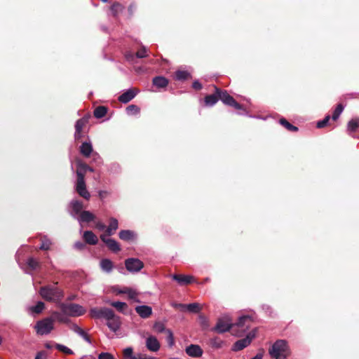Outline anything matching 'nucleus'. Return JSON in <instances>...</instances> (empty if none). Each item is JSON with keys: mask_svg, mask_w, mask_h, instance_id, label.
I'll return each instance as SVG.
<instances>
[{"mask_svg": "<svg viewBox=\"0 0 359 359\" xmlns=\"http://www.w3.org/2000/svg\"><path fill=\"white\" fill-rule=\"evenodd\" d=\"M80 153L85 157H89L93 151V147L90 142H83L79 149Z\"/></svg>", "mask_w": 359, "mask_h": 359, "instance_id": "bb28decb", "label": "nucleus"}, {"mask_svg": "<svg viewBox=\"0 0 359 359\" xmlns=\"http://www.w3.org/2000/svg\"><path fill=\"white\" fill-rule=\"evenodd\" d=\"M111 306L116 308V310L119 312L123 313L124 311L128 308V305L125 302H111Z\"/></svg>", "mask_w": 359, "mask_h": 359, "instance_id": "58836bf2", "label": "nucleus"}, {"mask_svg": "<svg viewBox=\"0 0 359 359\" xmlns=\"http://www.w3.org/2000/svg\"><path fill=\"white\" fill-rule=\"evenodd\" d=\"M154 330L158 333L166 332L168 329H165V325L161 322H156L154 325Z\"/></svg>", "mask_w": 359, "mask_h": 359, "instance_id": "49530a36", "label": "nucleus"}, {"mask_svg": "<svg viewBox=\"0 0 359 359\" xmlns=\"http://www.w3.org/2000/svg\"><path fill=\"white\" fill-rule=\"evenodd\" d=\"M39 294L46 301L58 302L64 297L62 290L54 285H46L41 287Z\"/></svg>", "mask_w": 359, "mask_h": 359, "instance_id": "f03ea898", "label": "nucleus"}, {"mask_svg": "<svg viewBox=\"0 0 359 359\" xmlns=\"http://www.w3.org/2000/svg\"><path fill=\"white\" fill-rule=\"evenodd\" d=\"M95 219V215L88 210H83L79 215V220L81 222H90L94 221Z\"/></svg>", "mask_w": 359, "mask_h": 359, "instance_id": "393cba45", "label": "nucleus"}, {"mask_svg": "<svg viewBox=\"0 0 359 359\" xmlns=\"http://www.w3.org/2000/svg\"><path fill=\"white\" fill-rule=\"evenodd\" d=\"M74 247L77 249V250H83L84 248H85V244L81 241H79V242H76L74 244Z\"/></svg>", "mask_w": 359, "mask_h": 359, "instance_id": "bf43d9fd", "label": "nucleus"}, {"mask_svg": "<svg viewBox=\"0 0 359 359\" xmlns=\"http://www.w3.org/2000/svg\"><path fill=\"white\" fill-rule=\"evenodd\" d=\"M172 306H173L176 309L180 310L181 311H187V304L172 303Z\"/></svg>", "mask_w": 359, "mask_h": 359, "instance_id": "864d4df0", "label": "nucleus"}, {"mask_svg": "<svg viewBox=\"0 0 359 359\" xmlns=\"http://www.w3.org/2000/svg\"><path fill=\"white\" fill-rule=\"evenodd\" d=\"M107 194V192L106 191H100L99 192V196L100 198H104Z\"/></svg>", "mask_w": 359, "mask_h": 359, "instance_id": "338daca9", "label": "nucleus"}, {"mask_svg": "<svg viewBox=\"0 0 359 359\" xmlns=\"http://www.w3.org/2000/svg\"><path fill=\"white\" fill-rule=\"evenodd\" d=\"M127 294L129 299H133L137 302H140V300L137 299L138 293L135 290L129 288Z\"/></svg>", "mask_w": 359, "mask_h": 359, "instance_id": "09e8293b", "label": "nucleus"}, {"mask_svg": "<svg viewBox=\"0 0 359 359\" xmlns=\"http://www.w3.org/2000/svg\"><path fill=\"white\" fill-rule=\"evenodd\" d=\"M129 287H125L118 292V294H127Z\"/></svg>", "mask_w": 359, "mask_h": 359, "instance_id": "0e129e2a", "label": "nucleus"}, {"mask_svg": "<svg viewBox=\"0 0 359 359\" xmlns=\"http://www.w3.org/2000/svg\"><path fill=\"white\" fill-rule=\"evenodd\" d=\"M192 88L196 90L202 89V84L198 81H195L192 83Z\"/></svg>", "mask_w": 359, "mask_h": 359, "instance_id": "4d7b16f0", "label": "nucleus"}, {"mask_svg": "<svg viewBox=\"0 0 359 359\" xmlns=\"http://www.w3.org/2000/svg\"><path fill=\"white\" fill-rule=\"evenodd\" d=\"M107 235H101L100 239L106 244L107 248L113 252H118L121 251L120 245L118 243L112 238H107Z\"/></svg>", "mask_w": 359, "mask_h": 359, "instance_id": "ddd939ff", "label": "nucleus"}, {"mask_svg": "<svg viewBox=\"0 0 359 359\" xmlns=\"http://www.w3.org/2000/svg\"><path fill=\"white\" fill-rule=\"evenodd\" d=\"M160 346V343L156 339V337L154 336H149V337L147 338L146 347L147 348L148 350L153 352H156L159 350Z\"/></svg>", "mask_w": 359, "mask_h": 359, "instance_id": "f3484780", "label": "nucleus"}, {"mask_svg": "<svg viewBox=\"0 0 359 359\" xmlns=\"http://www.w3.org/2000/svg\"><path fill=\"white\" fill-rule=\"evenodd\" d=\"M28 267L32 270H36L41 267V264L33 257H29L27 261Z\"/></svg>", "mask_w": 359, "mask_h": 359, "instance_id": "e433bc0d", "label": "nucleus"}, {"mask_svg": "<svg viewBox=\"0 0 359 359\" xmlns=\"http://www.w3.org/2000/svg\"><path fill=\"white\" fill-rule=\"evenodd\" d=\"M69 328L74 332L79 334L80 336L83 335V332H85L83 329H81L79 325H77L75 323H70Z\"/></svg>", "mask_w": 359, "mask_h": 359, "instance_id": "de8ad7c7", "label": "nucleus"}, {"mask_svg": "<svg viewBox=\"0 0 359 359\" xmlns=\"http://www.w3.org/2000/svg\"><path fill=\"white\" fill-rule=\"evenodd\" d=\"M330 119V116L329 115L326 116L323 120L320 121L317 123V128H322L326 126Z\"/></svg>", "mask_w": 359, "mask_h": 359, "instance_id": "3c124183", "label": "nucleus"}, {"mask_svg": "<svg viewBox=\"0 0 359 359\" xmlns=\"http://www.w3.org/2000/svg\"><path fill=\"white\" fill-rule=\"evenodd\" d=\"M76 191L78 194L86 200H89L90 194L86 189V185L85 182L84 173L81 170H76Z\"/></svg>", "mask_w": 359, "mask_h": 359, "instance_id": "39448f33", "label": "nucleus"}, {"mask_svg": "<svg viewBox=\"0 0 359 359\" xmlns=\"http://www.w3.org/2000/svg\"><path fill=\"white\" fill-rule=\"evenodd\" d=\"M55 346L58 351H60L65 354H67V355L74 354V352L72 350H71L70 348H69L68 347H67L62 344H55Z\"/></svg>", "mask_w": 359, "mask_h": 359, "instance_id": "37998d69", "label": "nucleus"}, {"mask_svg": "<svg viewBox=\"0 0 359 359\" xmlns=\"http://www.w3.org/2000/svg\"><path fill=\"white\" fill-rule=\"evenodd\" d=\"M35 359H47V353L46 351H39Z\"/></svg>", "mask_w": 359, "mask_h": 359, "instance_id": "6e6d98bb", "label": "nucleus"}, {"mask_svg": "<svg viewBox=\"0 0 359 359\" xmlns=\"http://www.w3.org/2000/svg\"><path fill=\"white\" fill-rule=\"evenodd\" d=\"M359 128V118H354L348 123L347 130L351 134L355 133Z\"/></svg>", "mask_w": 359, "mask_h": 359, "instance_id": "c85d7f7f", "label": "nucleus"}, {"mask_svg": "<svg viewBox=\"0 0 359 359\" xmlns=\"http://www.w3.org/2000/svg\"><path fill=\"white\" fill-rule=\"evenodd\" d=\"M218 94L219 100L226 105L234 107L236 109L241 110L243 109V106L237 102L235 99L230 95L228 92L225 90L219 88Z\"/></svg>", "mask_w": 359, "mask_h": 359, "instance_id": "0eeeda50", "label": "nucleus"}, {"mask_svg": "<svg viewBox=\"0 0 359 359\" xmlns=\"http://www.w3.org/2000/svg\"><path fill=\"white\" fill-rule=\"evenodd\" d=\"M67 316H67V314H64V313H62V311H54L52 313L51 318L53 319V321L55 320L61 323L69 324L70 320Z\"/></svg>", "mask_w": 359, "mask_h": 359, "instance_id": "5701e85b", "label": "nucleus"}, {"mask_svg": "<svg viewBox=\"0 0 359 359\" xmlns=\"http://www.w3.org/2000/svg\"><path fill=\"white\" fill-rule=\"evenodd\" d=\"M135 56L138 58H144L147 56V49L145 47H142L140 50H138L135 54Z\"/></svg>", "mask_w": 359, "mask_h": 359, "instance_id": "603ef678", "label": "nucleus"}, {"mask_svg": "<svg viewBox=\"0 0 359 359\" xmlns=\"http://www.w3.org/2000/svg\"><path fill=\"white\" fill-rule=\"evenodd\" d=\"M46 348H48V349H50L53 348V346L50 345V344L49 343H46V345H45Z\"/></svg>", "mask_w": 359, "mask_h": 359, "instance_id": "774afa93", "label": "nucleus"}, {"mask_svg": "<svg viewBox=\"0 0 359 359\" xmlns=\"http://www.w3.org/2000/svg\"><path fill=\"white\" fill-rule=\"evenodd\" d=\"M134 57H135L134 55L131 53H128L126 54V58L128 61H132L133 60Z\"/></svg>", "mask_w": 359, "mask_h": 359, "instance_id": "680f3d73", "label": "nucleus"}, {"mask_svg": "<svg viewBox=\"0 0 359 359\" xmlns=\"http://www.w3.org/2000/svg\"><path fill=\"white\" fill-rule=\"evenodd\" d=\"M153 85L158 88H165L168 85V79L164 76H156L152 80Z\"/></svg>", "mask_w": 359, "mask_h": 359, "instance_id": "b1692460", "label": "nucleus"}, {"mask_svg": "<svg viewBox=\"0 0 359 359\" xmlns=\"http://www.w3.org/2000/svg\"><path fill=\"white\" fill-rule=\"evenodd\" d=\"M90 316L94 319H108L113 316V310L106 307H95L90 310Z\"/></svg>", "mask_w": 359, "mask_h": 359, "instance_id": "1a4fd4ad", "label": "nucleus"}, {"mask_svg": "<svg viewBox=\"0 0 359 359\" xmlns=\"http://www.w3.org/2000/svg\"><path fill=\"white\" fill-rule=\"evenodd\" d=\"M81 337H82L84 339V340H86L87 342H88V343L91 342L90 337L88 335V334L86 332H84L83 335H81Z\"/></svg>", "mask_w": 359, "mask_h": 359, "instance_id": "e2e57ef3", "label": "nucleus"}, {"mask_svg": "<svg viewBox=\"0 0 359 359\" xmlns=\"http://www.w3.org/2000/svg\"><path fill=\"white\" fill-rule=\"evenodd\" d=\"M45 308V304L42 302H38L37 304L31 307V311L35 313H40Z\"/></svg>", "mask_w": 359, "mask_h": 359, "instance_id": "79ce46f5", "label": "nucleus"}, {"mask_svg": "<svg viewBox=\"0 0 359 359\" xmlns=\"http://www.w3.org/2000/svg\"><path fill=\"white\" fill-rule=\"evenodd\" d=\"M255 335L256 330H252L247 334L246 337L238 340L233 344V347L231 348L232 351H238L243 350V348H245V347L250 344L252 339L255 337Z\"/></svg>", "mask_w": 359, "mask_h": 359, "instance_id": "9d476101", "label": "nucleus"}, {"mask_svg": "<svg viewBox=\"0 0 359 359\" xmlns=\"http://www.w3.org/2000/svg\"><path fill=\"white\" fill-rule=\"evenodd\" d=\"M108 109L104 106H99L94 110V116L97 118H101L104 117L107 113Z\"/></svg>", "mask_w": 359, "mask_h": 359, "instance_id": "2f4dec72", "label": "nucleus"}, {"mask_svg": "<svg viewBox=\"0 0 359 359\" xmlns=\"http://www.w3.org/2000/svg\"><path fill=\"white\" fill-rule=\"evenodd\" d=\"M215 88V93L211 95H208L205 97L204 102L206 106H213L215 104L217 101L219 100L218 93H219V88L217 86H214Z\"/></svg>", "mask_w": 359, "mask_h": 359, "instance_id": "6ab92c4d", "label": "nucleus"}, {"mask_svg": "<svg viewBox=\"0 0 359 359\" xmlns=\"http://www.w3.org/2000/svg\"><path fill=\"white\" fill-rule=\"evenodd\" d=\"M233 323L228 317L218 318L216 325L212 331L222 334L227 331L232 332Z\"/></svg>", "mask_w": 359, "mask_h": 359, "instance_id": "6e6552de", "label": "nucleus"}, {"mask_svg": "<svg viewBox=\"0 0 359 359\" xmlns=\"http://www.w3.org/2000/svg\"><path fill=\"white\" fill-rule=\"evenodd\" d=\"M60 308L64 314H67V316L72 317L81 316L86 312V310L83 308V306L74 303H62L60 305Z\"/></svg>", "mask_w": 359, "mask_h": 359, "instance_id": "20e7f679", "label": "nucleus"}, {"mask_svg": "<svg viewBox=\"0 0 359 359\" xmlns=\"http://www.w3.org/2000/svg\"><path fill=\"white\" fill-rule=\"evenodd\" d=\"M71 208L75 214H79L82 212V209L83 208V203L78 200H74L70 203Z\"/></svg>", "mask_w": 359, "mask_h": 359, "instance_id": "473e14b6", "label": "nucleus"}, {"mask_svg": "<svg viewBox=\"0 0 359 359\" xmlns=\"http://www.w3.org/2000/svg\"><path fill=\"white\" fill-rule=\"evenodd\" d=\"M136 313L142 318H148L152 314V309L149 306H137L135 309Z\"/></svg>", "mask_w": 359, "mask_h": 359, "instance_id": "a211bd4d", "label": "nucleus"}, {"mask_svg": "<svg viewBox=\"0 0 359 359\" xmlns=\"http://www.w3.org/2000/svg\"><path fill=\"white\" fill-rule=\"evenodd\" d=\"M125 266L130 273H137L144 267V263L137 258H128L125 260Z\"/></svg>", "mask_w": 359, "mask_h": 359, "instance_id": "f8f14e48", "label": "nucleus"}, {"mask_svg": "<svg viewBox=\"0 0 359 359\" xmlns=\"http://www.w3.org/2000/svg\"><path fill=\"white\" fill-rule=\"evenodd\" d=\"M83 238L85 242L89 245H96L98 243L97 236L91 231H86L83 233Z\"/></svg>", "mask_w": 359, "mask_h": 359, "instance_id": "4be33fe9", "label": "nucleus"}, {"mask_svg": "<svg viewBox=\"0 0 359 359\" xmlns=\"http://www.w3.org/2000/svg\"><path fill=\"white\" fill-rule=\"evenodd\" d=\"M126 111L128 114L134 115L138 114L140 111V109L137 105L130 104L126 107Z\"/></svg>", "mask_w": 359, "mask_h": 359, "instance_id": "a18cd8bd", "label": "nucleus"}, {"mask_svg": "<svg viewBox=\"0 0 359 359\" xmlns=\"http://www.w3.org/2000/svg\"><path fill=\"white\" fill-rule=\"evenodd\" d=\"M88 119L89 116H85L77 120L76 122L74 139L76 142L81 141V139L84 137L85 132L83 131V128L88 123Z\"/></svg>", "mask_w": 359, "mask_h": 359, "instance_id": "9b49d317", "label": "nucleus"}, {"mask_svg": "<svg viewBox=\"0 0 359 359\" xmlns=\"http://www.w3.org/2000/svg\"><path fill=\"white\" fill-rule=\"evenodd\" d=\"M186 353L193 358H199L203 355V349L200 346L196 344H191L185 349Z\"/></svg>", "mask_w": 359, "mask_h": 359, "instance_id": "dca6fc26", "label": "nucleus"}, {"mask_svg": "<svg viewBox=\"0 0 359 359\" xmlns=\"http://www.w3.org/2000/svg\"><path fill=\"white\" fill-rule=\"evenodd\" d=\"M95 227L96 229H97L98 230L100 231H103V230H106L107 227L105 226L104 224H103L102 222H96L95 224Z\"/></svg>", "mask_w": 359, "mask_h": 359, "instance_id": "13d9d810", "label": "nucleus"}, {"mask_svg": "<svg viewBox=\"0 0 359 359\" xmlns=\"http://www.w3.org/2000/svg\"><path fill=\"white\" fill-rule=\"evenodd\" d=\"M344 110V106L342 104H337V106L336 107L335 109L333 111V114H332V118L333 121H337L340 114H341V112L343 111Z\"/></svg>", "mask_w": 359, "mask_h": 359, "instance_id": "a19ab883", "label": "nucleus"}, {"mask_svg": "<svg viewBox=\"0 0 359 359\" xmlns=\"http://www.w3.org/2000/svg\"><path fill=\"white\" fill-rule=\"evenodd\" d=\"M269 353L273 359H287L290 352L285 340H277L269 350Z\"/></svg>", "mask_w": 359, "mask_h": 359, "instance_id": "f257e3e1", "label": "nucleus"}, {"mask_svg": "<svg viewBox=\"0 0 359 359\" xmlns=\"http://www.w3.org/2000/svg\"><path fill=\"white\" fill-rule=\"evenodd\" d=\"M279 123L283 126L286 130L290 132H297L298 128L289 123L285 118L279 119Z\"/></svg>", "mask_w": 359, "mask_h": 359, "instance_id": "7c9ffc66", "label": "nucleus"}, {"mask_svg": "<svg viewBox=\"0 0 359 359\" xmlns=\"http://www.w3.org/2000/svg\"><path fill=\"white\" fill-rule=\"evenodd\" d=\"M172 278L180 285H188L194 281V277L192 276H186L182 274H174Z\"/></svg>", "mask_w": 359, "mask_h": 359, "instance_id": "aec40b11", "label": "nucleus"}, {"mask_svg": "<svg viewBox=\"0 0 359 359\" xmlns=\"http://www.w3.org/2000/svg\"><path fill=\"white\" fill-rule=\"evenodd\" d=\"M201 307L198 303H191L187 304V311L190 313H197L200 312Z\"/></svg>", "mask_w": 359, "mask_h": 359, "instance_id": "ea45409f", "label": "nucleus"}, {"mask_svg": "<svg viewBox=\"0 0 359 359\" xmlns=\"http://www.w3.org/2000/svg\"><path fill=\"white\" fill-rule=\"evenodd\" d=\"M252 323V318L249 316L240 317L237 323H233L232 334L241 337L250 329Z\"/></svg>", "mask_w": 359, "mask_h": 359, "instance_id": "7ed1b4c3", "label": "nucleus"}, {"mask_svg": "<svg viewBox=\"0 0 359 359\" xmlns=\"http://www.w3.org/2000/svg\"><path fill=\"white\" fill-rule=\"evenodd\" d=\"M140 353L134 354L132 347H127L123 350V359H140Z\"/></svg>", "mask_w": 359, "mask_h": 359, "instance_id": "a878e982", "label": "nucleus"}, {"mask_svg": "<svg viewBox=\"0 0 359 359\" xmlns=\"http://www.w3.org/2000/svg\"><path fill=\"white\" fill-rule=\"evenodd\" d=\"M167 333V342L169 346H172L175 343L174 337L172 331L170 330H166Z\"/></svg>", "mask_w": 359, "mask_h": 359, "instance_id": "8fccbe9b", "label": "nucleus"}, {"mask_svg": "<svg viewBox=\"0 0 359 359\" xmlns=\"http://www.w3.org/2000/svg\"><path fill=\"white\" fill-rule=\"evenodd\" d=\"M53 328V319L52 318H46L39 320L35 325L36 333L40 335L49 334Z\"/></svg>", "mask_w": 359, "mask_h": 359, "instance_id": "423d86ee", "label": "nucleus"}, {"mask_svg": "<svg viewBox=\"0 0 359 359\" xmlns=\"http://www.w3.org/2000/svg\"><path fill=\"white\" fill-rule=\"evenodd\" d=\"M112 15L114 17H116L120 13H121L124 7L120 3L115 2L114 3L110 8Z\"/></svg>", "mask_w": 359, "mask_h": 359, "instance_id": "f704fd0d", "label": "nucleus"}, {"mask_svg": "<svg viewBox=\"0 0 359 359\" xmlns=\"http://www.w3.org/2000/svg\"><path fill=\"white\" fill-rule=\"evenodd\" d=\"M138 90L136 88H130L126 92H124L123 94H121L118 98V100L121 103H128L130 100H132L137 94Z\"/></svg>", "mask_w": 359, "mask_h": 359, "instance_id": "4468645a", "label": "nucleus"}, {"mask_svg": "<svg viewBox=\"0 0 359 359\" xmlns=\"http://www.w3.org/2000/svg\"><path fill=\"white\" fill-rule=\"evenodd\" d=\"M41 245L39 247V249L42 250H50V246L52 245V242L50 241V240L48 238H47L46 236H43L41 238Z\"/></svg>", "mask_w": 359, "mask_h": 359, "instance_id": "4c0bfd02", "label": "nucleus"}, {"mask_svg": "<svg viewBox=\"0 0 359 359\" xmlns=\"http://www.w3.org/2000/svg\"><path fill=\"white\" fill-rule=\"evenodd\" d=\"M118 236L123 241H129L134 238L135 234L130 230H121L118 233Z\"/></svg>", "mask_w": 359, "mask_h": 359, "instance_id": "c756f323", "label": "nucleus"}, {"mask_svg": "<svg viewBox=\"0 0 359 359\" xmlns=\"http://www.w3.org/2000/svg\"><path fill=\"white\" fill-rule=\"evenodd\" d=\"M107 320V325L113 332H116L121 327L120 317L116 316L113 311V316L110 318L106 319Z\"/></svg>", "mask_w": 359, "mask_h": 359, "instance_id": "2eb2a0df", "label": "nucleus"}, {"mask_svg": "<svg viewBox=\"0 0 359 359\" xmlns=\"http://www.w3.org/2000/svg\"><path fill=\"white\" fill-rule=\"evenodd\" d=\"M100 266L102 270L110 272L113 269V262L109 259H103L100 262Z\"/></svg>", "mask_w": 359, "mask_h": 359, "instance_id": "72a5a7b5", "label": "nucleus"}, {"mask_svg": "<svg viewBox=\"0 0 359 359\" xmlns=\"http://www.w3.org/2000/svg\"><path fill=\"white\" fill-rule=\"evenodd\" d=\"M98 359H114V357L109 353L102 352L99 354Z\"/></svg>", "mask_w": 359, "mask_h": 359, "instance_id": "5fc2aeb1", "label": "nucleus"}, {"mask_svg": "<svg viewBox=\"0 0 359 359\" xmlns=\"http://www.w3.org/2000/svg\"><path fill=\"white\" fill-rule=\"evenodd\" d=\"M210 345L214 348H221L224 345V341L219 337H215L210 340Z\"/></svg>", "mask_w": 359, "mask_h": 359, "instance_id": "c9c22d12", "label": "nucleus"}, {"mask_svg": "<svg viewBox=\"0 0 359 359\" xmlns=\"http://www.w3.org/2000/svg\"><path fill=\"white\" fill-rule=\"evenodd\" d=\"M263 355L262 353H257L255 357L251 359H262Z\"/></svg>", "mask_w": 359, "mask_h": 359, "instance_id": "69168bd1", "label": "nucleus"}, {"mask_svg": "<svg viewBox=\"0 0 359 359\" xmlns=\"http://www.w3.org/2000/svg\"><path fill=\"white\" fill-rule=\"evenodd\" d=\"M77 170H81L85 175L86 171L93 172V169L86 163L79 162L77 165Z\"/></svg>", "mask_w": 359, "mask_h": 359, "instance_id": "c03bdc74", "label": "nucleus"}, {"mask_svg": "<svg viewBox=\"0 0 359 359\" xmlns=\"http://www.w3.org/2000/svg\"><path fill=\"white\" fill-rule=\"evenodd\" d=\"M140 359H158L155 357L149 356L147 354L144 353H140Z\"/></svg>", "mask_w": 359, "mask_h": 359, "instance_id": "052dcab7", "label": "nucleus"}, {"mask_svg": "<svg viewBox=\"0 0 359 359\" xmlns=\"http://www.w3.org/2000/svg\"><path fill=\"white\" fill-rule=\"evenodd\" d=\"M191 78V74L185 70H177L175 73V79L180 81H184Z\"/></svg>", "mask_w": 359, "mask_h": 359, "instance_id": "cd10ccee", "label": "nucleus"}, {"mask_svg": "<svg viewBox=\"0 0 359 359\" xmlns=\"http://www.w3.org/2000/svg\"><path fill=\"white\" fill-rule=\"evenodd\" d=\"M118 228V220L116 218L111 217L109 219V226L107 227L105 232L103 235H107L108 236H110L113 234H114L115 231Z\"/></svg>", "mask_w": 359, "mask_h": 359, "instance_id": "412c9836", "label": "nucleus"}]
</instances>
